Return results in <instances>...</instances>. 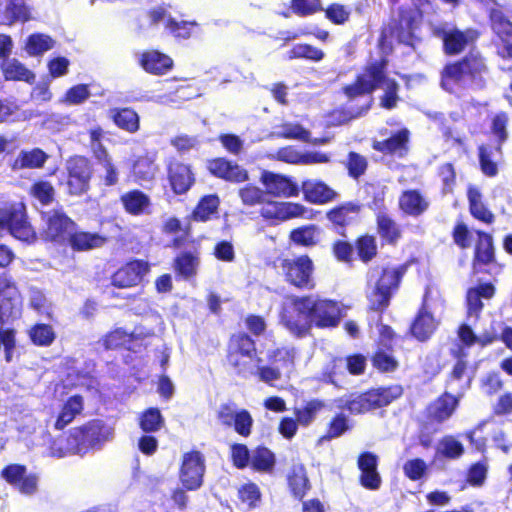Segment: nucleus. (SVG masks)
Here are the masks:
<instances>
[{"instance_id":"3","label":"nucleus","mask_w":512,"mask_h":512,"mask_svg":"<svg viewBox=\"0 0 512 512\" xmlns=\"http://www.w3.org/2000/svg\"><path fill=\"white\" fill-rule=\"evenodd\" d=\"M400 272L395 267H374L368 273L367 298L373 310H382L389 304L400 281Z\"/></svg>"},{"instance_id":"23","label":"nucleus","mask_w":512,"mask_h":512,"mask_svg":"<svg viewBox=\"0 0 512 512\" xmlns=\"http://www.w3.org/2000/svg\"><path fill=\"white\" fill-rule=\"evenodd\" d=\"M358 468L361 471L360 482L365 488L376 490L380 487L381 477L377 471L376 455L370 452L361 454L358 459Z\"/></svg>"},{"instance_id":"9","label":"nucleus","mask_w":512,"mask_h":512,"mask_svg":"<svg viewBox=\"0 0 512 512\" xmlns=\"http://www.w3.org/2000/svg\"><path fill=\"white\" fill-rule=\"evenodd\" d=\"M311 326L318 328L336 327L342 317L341 306L339 303L329 300L309 296Z\"/></svg>"},{"instance_id":"42","label":"nucleus","mask_w":512,"mask_h":512,"mask_svg":"<svg viewBox=\"0 0 512 512\" xmlns=\"http://www.w3.org/2000/svg\"><path fill=\"white\" fill-rule=\"evenodd\" d=\"M360 206L349 202L328 212V219L336 225L344 226L355 221L358 218Z\"/></svg>"},{"instance_id":"18","label":"nucleus","mask_w":512,"mask_h":512,"mask_svg":"<svg viewBox=\"0 0 512 512\" xmlns=\"http://www.w3.org/2000/svg\"><path fill=\"white\" fill-rule=\"evenodd\" d=\"M491 26L499 38L498 53L502 57L512 56V23L507 20L500 9H491Z\"/></svg>"},{"instance_id":"34","label":"nucleus","mask_w":512,"mask_h":512,"mask_svg":"<svg viewBox=\"0 0 512 512\" xmlns=\"http://www.w3.org/2000/svg\"><path fill=\"white\" fill-rule=\"evenodd\" d=\"M120 201L127 213L136 216L148 213L151 205L150 198L139 190L124 193Z\"/></svg>"},{"instance_id":"60","label":"nucleus","mask_w":512,"mask_h":512,"mask_svg":"<svg viewBox=\"0 0 512 512\" xmlns=\"http://www.w3.org/2000/svg\"><path fill=\"white\" fill-rule=\"evenodd\" d=\"M266 192L255 185H246L239 189L238 195L246 206H255L263 202Z\"/></svg>"},{"instance_id":"43","label":"nucleus","mask_w":512,"mask_h":512,"mask_svg":"<svg viewBox=\"0 0 512 512\" xmlns=\"http://www.w3.org/2000/svg\"><path fill=\"white\" fill-rule=\"evenodd\" d=\"M295 357L296 350L288 346L277 348L268 355L269 361L285 374L293 370Z\"/></svg>"},{"instance_id":"54","label":"nucleus","mask_w":512,"mask_h":512,"mask_svg":"<svg viewBox=\"0 0 512 512\" xmlns=\"http://www.w3.org/2000/svg\"><path fill=\"white\" fill-rule=\"evenodd\" d=\"M436 451L438 455L449 459H456L463 454L464 447L455 437L445 436L438 442Z\"/></svg>"},{"instance_id":"62","label":"nucleus","mask_w":512,"mask_h":512,"mask_svg":"<svg viewBox=\"0 0 512 512\" xmlns=\"http://www.w3.org/2000/svg\"><path fill=\"white\" fill-rule=\"evenodd\" d=\"M3 346L5 352V359L10 362L15 354V333L11 327H3L0 325V347Z\"/></svg>"},{"instance_id":"19","label":"nucleus","mask_w":512,"mask_h":512,"mask_svg":"<svg viewBox=\"0 0 512 512\" xmlns=\"http://www.w3.org/2000/svg\"><path fill=\"white\" fill-rule=\"evenodd\" d=\"M149 266L143 261H132L118 269L112 276V284L119 288L138 285L148 273Z\"/></svg>"},{"instance_id":"59","label":"nucleus","mask_w":512,"mask_h":512,"mask_svg":"<svg viewBox=\"0 0 512 512\" xmlns=\"http://www.w3.org/2000/svg\"><path fill=\"white\" fill-rule=\"evenodd\" d=\"M458 335L461 342L466 346H471L476 343L480 344L481 346H486L494 341V336L488 333L476 336L470 326L466 324H463L459 328Z\"/></svg>"},{"instance_id":"27","label":"nucleus","mask_w":512,"mask_h":512,"mask_svg":"<svg viewBox=\"0 0 512 512\" xmlns=\"http://www.w3.org/2000/svg\"><path fill=\"white\" fill-rule=\"evenodd\" d=\"M169 180L174 192L183 194L191 188L195 179L190 166L174 162L169 166Z\"/></svg>"},{"instance_id":"46","label":"nucleus","mask_w":512,"mask_h":512,"mask_svg":"<svg viewBox=\"0 0 512 512\" xmlns=\"http://www.w3.org/2000/svg\"><path fill=\"white\" fill-rule=\"evenodd\" d=\"M55 41L46 34L35 33L25 42V51L30 56H40L54 47Z\"/></svg>"},{"instance_id":"31","label":"nucleus","mask_w":512,"mask_h":512,"mask_svg":"<svg viewBox=\"0 0 512 512\" xmlns=\"http://www.w3.org/2000/svg\"><path fill=\"white\" fill-rule=\"evenodd\" d=\"M67 242L74 250L87 251L102 247L106 242V238L99 233L75 231L74 229L71 231Z\"/></svg>"},{"instance_id":"1","label":"nucleus","mask_w":512,"mask_h":512,"mask_svg":"<svg viewBox=\"0 0 512 512\" xmlns=\"http://www.w3.org/2000/svg\"><path fill=\"white\" fill-rule=\"evenodd\" d=\"M384 66V62L368 65L357 77L355 83L344 87L345 95L352 99L380 88L384 91V95L380 99L381 106L385 109L395 108L399 101L398 85L393 79L384 75Z\"/></svg>"},{"instance_id":"47","label":"nucleus","mask_w":512,"mask_h":512,"mask_svg":"<svg viewBox=\"0 0 512 512\" xmlns=\"http://www.w3.org/2000/svg\"><path fill=\"white\" fill-rule=\"evenodd\" d=\"M413 5L416 7L417 12L414 13L411 17L402 16L400 25L405 26L407 29L406 33L397 34V38L401 42H407L413 35L414 29L416 28L419 19L421 18L422 13L425 11L426 7L429 6V2L427 0H412Z\"/></svg>"},{"instance_id":"24","label":"nucleus","mask_w":512,"mask_h":512,"mask_svg":"<svg viewBox=\"0 0 512 512\" xmlns=\"http://www.w3.org/2000/svg\"><path fill=\"white\" fill-rule=\"evenodd\" d=\"M142 333L127 332L122 328H117L108 333L104 340V346L108 349L125 347L128 350L138 351L143 345Z\"/></svg>"},{"instance_id":"22","label":"nucleus","mask_w":512,"mask_h":512,"mask_svg":"<svg viewBox=\"0 0 512 512\" xmlns=\"http://www.w3.org/2000/svg\"><path fill=\"white\" fill-rule=\"evenodd\" d=\"M139 65L150 74L163 75L173 67V60L157 50H148L138 55Z\"/></svg>"},{"instance_id":"29","label":"nucleus","mask_w":512,"mask_h":512,"mask_svg":"<svg viewBox=\"0 0 512 512\" xmlns=\"http://www.w3.org/2000/svg\"><path fill=\"white\" fill-rule=\"evenodd\" d=\"M30 18L29 11L23 0H3L0 2V24L12 25L25 22Z\"/></svg>"},{"instance_id":"6","label":"nucleus","mask_w":512,"mask_h":512,"mask_svg":"<svg viewBox=\"0 0 512 512\" xmlns=\"http://www.w3.org/2000/svg\"><path fill=\"white\" fill-rule=\"evenodd\" d=\"M280 268L286 281L291 285L299 289H314V264L307 255L283 259Z\"/></svg>"},{"instance_id":"10","label":"nucleus","mask_w":512,"mask_h":512,"mask_svg":"<svg viewBox=\"0 0 512 512\" xmlns=\"http://www.w3.org/2000/svg\"><path fill=\"white\" fill-rule=\"evenodd\" d=\"M260 215L265 220L278 223L298 217L311 219L312 211L299 203L268 201L261 207Z\"/></svg>"},{"instance_id":"38","label":"nucleus","mask_w":512,"mask_h":512,"mask_svg":"<svg viewBox=\"0 0 512 512\" xmlns=\"http://www.w3.org/2000/svg\"><path fill=\"white\" fill-rule=\"evenodd\" d=\"M409 135L410 133L408 129H400L387 140L376 142L374 144V148L382 152L403 155V153L407 150Z\"/></svg>"},{"instance_id":"45","label":"nucleus","mask_w":512,"mask_h":512,"mask_svg":"<svg viewBox=\"0 0 512 512\" xmlns=\"http://www.w3.org/2000/svg\"><path fill=\"white\" fill-rule=\"evenodd\" d=\"M158 171V166L155 164V158L152 155H145L139 157L133 163V175L139 181H151L154 179Z\"/></svg>"},{"instance_id":"40","label":"nucleus","mask_w":512,"mask_h":512,"mask_svg":"<svg viewBox=\"0 0 512 512\" xmlns=\"http://www.w3.org/2000/svg\"><path fill=\"white\" fill-rule=\"evenodd\" d=\"M47 159L48 155L39 148H34L29 151H21L16 157L12 168L13 170L41 168Z\"/></svg>"},{"instance_id":"25","label":"nucleus","mask_w":512,"mask_h":512,"mask_svg":"<svg viewBox=\"0 0 512 512\" xmlns=\"http://www.w3.org/2000/svg\"><path fill=\"white\" fill-rule=\"evenodd\" d=\"M478 34L474 30L460 31L447 29L443 31L444 48L448 54H457L466 46L473 43Z\"/></svg>"},{"instance_id":"39","label":"nucleus","mask_w":512,"mask_h":512,"mask_svg":"<svg viewBox=\"0 0 512 512\" xmlns=\"http://www.w3.org/2000/svg\"><path fill=\"white\" fill-rule=\"evenodd\" d=\"M227 360L235 372L245 378L255 375L258 365L261 363V359L257 357V353L242 356H227Z\"/></svg>"},{"instance_id":"30","label":"nucleus","mask_w":512,"mask_h":512,"mask_svg":"<svg viewBox=\"0 0 512 512\" xmlns=\"http://www.w3.org/2000/svg\"><path fill=\"white\" fill-rule=\"evenodd\" d=\"M399 207L407 215L419 216L428 207V200L417 190L404 191L399 197Z\"/></svg>"},{"instance_id":"17","label":"nucleus","mask_w":512,"mask_h":512,"mask_svg":"<svg viewBox=\"0 0 512 512\" xmlns=\"http://www.w3.org/2000/svg\"><path fill=\"white\" fill-rule=\"evenodd\" d=\"M2 476L22 494L31 495L37 490L38 477L27 473L24 466L9 465L2 471Z\"/></svg>"},{"instance_id":"5","label":"nucleus","mask_w":512,"mask_h":512,"mask_svg":"<svg viewBox=\"0 0 512 512\" xmlns=\"http://www.w3.org/2000/svg\"><path fill=\"white\" fill-rule=\"evenodd\" d=\"M5 233L26 243H32L36 239V233L26 220L22 207L14 204L0 208V236Z\"/></svg>"},{"instance_id":"41","label":"nucleus","mask_w":512,"mask_h":512,"mask_svg":"<svg viewBox=\"0 0 512 512\" xmlns=\"http://www.w3.org/2000/svg\"><path fill=\"white\" fill-rule=\"evenodd\" d=\"M470 212L476 219L490 224L494 220V215L486 208L484 203L482 202V196L479 190L473 186L468 188L467 192Z\"/></svg>"},{"instance_id":"64","label":"nucleus","mask_w":512,"mask_h":512,"mask_svg":"<svg viewBox=\"0 0 512 512\" xmlns=\"http://www.w3.org/2000/svg\"><path fill=\"white\" fill-rule=\"evenodd\" d=\"M359 258L364 261H370L377 252L375 238L372 236H363L358 239L356 244Z\"/></svg>"},{"instance_id":"8","label":"nucleus","mask_w":512,"mask_h":512,"mask_svg":"<svg viewBox=\"0 0 512 512\" xmlns=\"http://www.w3.org/2000/svg\"><path fill=\"white\" fill-rule=\"evenodd\" d=\"M22 301L17 287L9 279L0 277V325L10 324L21 315Z\"/></svg>"},{"instance_id":"49","label":"nucleus","mask_w":512,"mask_h":512,"mask_svg":"<svg viewBox=\"0 0 512 512\" xmlns=\"http://www.w3.org/2000/svg\"><path fill=\"white\" fill-rule=\"evenodd\" d=\"M467 365L462 359L458 360L455 364L449 381V386L452 390H456L459 397L462 396L471 384V376L466 373Z\"/></svg>"},{"instance_id":"61","label":"nucleus","mask_w":512,"mask_h":512,"mask_svg":"<svg viewBox=\"0 0 512 512\" xmlns=\"http://www.w3.org/2000/svg\"><path fill=\"white\" fill-rule=\"evenodd\" d=\"M30 338L36 345L48 346L54 340L55 334L49 325L38 324L30 330Z\"/></svg>"},{"instance_id":"58","label":"nucleus","mask_w":512,"mask_h":512,"mask_svg":"<svg viewBox=\"0 0 512 512\" xmlns=\"http://www.w3.org/2000/svg\"><path fill=\"white\" fill-rule=\"evenodd\" d=\"M163 424V418L157 408H149L139 418L140 428L144 432L158 431Z\"/></svg>"},{"instance_id":"20","label":"nucleus","mask_w":512,"mask_h":512,"mask_svg":"<svg viewBox=\"0 0 512 512\" xmlns=\"http://www.w3.org/2000/svg\"><path fill=\"white\" fill-rule=\"evenodd\" d=\"M207 168L214 176L233 183L244 182L249 178L246 169L225 158L208 161Z\"/></svg>"},{"instance_id":"7","label":"nucleus","mask_w":512,"mask_h":512,"mask_svg":"<svg viewBox=\"0 0 512 512\" xmlns=\"http://www.w3.org/2000/svg\"><path fill=\"white\" fill-rule=\"evenodd\" d=\"M402 394L401 386L394 385L372 389L357 396L348 403V410L354 414L365 413L390 404Z\"/></svg>"},{"instance_id":"14","label":"nucleus","mask_w":512,"mask_h":512,"mask_svg":"<svg viewBox=\"0 0 512 512\" xmlns=\"http://www.w3.org/2000/svg\"><path fill=\"white\" fill-rule=\"evenodd\" d=\"M44 218L46 228L43 231V236L47 240L56 243L61 244L67 242L71 231L74 230V222L58 210L46 213Z\"/></svg>"},{"instance_id":"55","label":"nucleus","mask_w":512,"mask_h":512,"mask_svg":"<svg viewBox=\"0 0 512 512\" xmlns=\"http://www.w3.org/2000/svg\"><path fill=\"white\" fill-rule=\"evenodd\" d=\"M325 54L321 49L308 44H296L288 52L289 59L305 58L314 62H319L324 58Z\"/></svg>"},{"instance_id":"15","label":"nucleus","mask_w":512,"mask_h":512,"mask_svg":"<svg viewBox=\"0 0 512 512\" xmlns=\"http://www.w3.org/2000/svg\"><path fill=\"white\" fill-rule=\"evenodd\" d=\"M260 182L266 189V193L274 197H297L300 190L297 184L288 176L264 170L261 173Z\"/></svg>"},{"instance_id":"48","label":"nucleus","mask_w":512,"mask_h":512,"mask_svg":"<svg viewBox=\"0 0 512 512\" xmlns=\"http://www.w3.org/2000/svg\"><path fill=\"white\" fill-rule=\"evenodd\" d=\"M114 123L121 129L134 133L139 129V116L130 109H114L111 111Z\"/></svg>"},{"instance_id":"33","label":"nucleus","mask_w":512,"mask_h":512,"mask_svg":"<svg viewBox=\"0 0 512 512\" xmlns=\"http://www.w3.org/2000/svg\"><path fill=\"white\" fill-rule=\"evenodd\" d=\"M200 265L198 250L181 252L174 260L175 272L185 279L196 276Z\"/></svg>"},{"instance_id":"57","label":"nucleus","mask_w":512,"mask_h":512,"mask_svg":"<svg viewBox=\"0 0 512 512\" xmlns=\"http://www.w3.org/2000/svg\"><path fill=\"white\" fill-rule=\"evenodd\" d=\"M219 206V198L216 195H208L201 199L194 210V218L200 221L208 220L212 214L216 213Z\"/></svg>"},{"instance_id":"13","label":"nucleus","mask_w":512,"mask_h":512,"mask_svg":"<svg viewBox=\"0 0 512 512\" xmlns=\"http://www.w3.org/2000/svg\"><path fill=\"white\" fill-rule=\"evenodd\" d=\"M68 189L72 195H82L89 189L92 170L89 161L84 157H74L67 162Z\"/></svg>"},{"instance_id":"56","label":"nucleus","mask_w":512,"mask_h":512,"mask_svg":"<svg viewBox=\"0 0 512 512\" xmlns=\"http://www.w3.org/2000/svg\"><path fill=\"white\" fill-rule=\"evenodd\" d=\"M322 407V402L318 400H312L309 401L304 407L296 408L294 414L299 425L304 427L310 425Z\"/></svg>"},{"instance_id":"51","label":"nucleus","mask_w":512,"mask_h":512,"mask_svg":"<svg viewBox=\"0 0 512 512\" xmlns=\"http://www.w3.org/2000/svg\"><path fill=\"white\" fill-rule=\"evenodd\" d=\"M290 239L297 245L305 247L314 246L320 240V230L314 225L304 226L293 230L290 234Z\"/></svg>"},{"instance_id":"44","label":"nucleus","mask_w":512,"mask_h":512,"mask_svg":"<svg viewBox=\"0 0 512 512\" xmlns=\"http://www.w3.org/2000/svg\"><path fill=\"white\" fill-rule=\"evenodd\" d=\"M288 484L292 494L296 498L302 499L305 496L310 485L305 468L302 465H295L292 468L288 476Z\"/></svg>"},{"instance_id":"21","label":"nucleus","mask_w":512,"mask_h":512,"mask_svg":"<svg viewBox=\"0 0 512 512\" xmlns=\"http://www.w3.org/2000/svg\"><path fill=\"white\" fill-rule=\"evenodd\" d=\"M301 191L306 201L317 205L332 202L337 198V192L334 189L325 182L316 179L303 181Z\"/></svg>"},{"instance_id":"11","label":"nucleus","mask_w":512,"mask_h":512,"mask_svg":"<svg viewBox=\"0 0 512 512\" xmlns=\"http://www.w3.org/2000/svg\"><path fill=\"white\" fill-rule=\"evenodd\" d=\"M205 473V460L198 451L187 452L183 455L179 479L182 485L190 491L202 486Z\"/></svg>"},{"instance_id":"32","label":"nucleus","mask_w":512,"mask_h":512,"mask_svg":"<svg viewBox=\"0 0 512 512\" xmlns=\"http://www.w3.org/2000/svg\"><path fill=\"white\" fill-rule=\"evenodd\" d=\"M459 398L445 393L428 407L429 417L438 422L447 420L455 411Z\"/></svg>"},{"instance_id":"63","label":"nucleus","mask_w":512,"mask_h":512,"mask_svg":"<svg viewBox=\"0 0 512 512\" xmlns=\"http://www.w3.org/2000/svg\"><path fill=\"white\" fill-rule=\"evenodd\" d=\"M377 223L378 232L383 239L388 242H394L398 238L399 231L396 224L386 215H379Z\"/></svg>"},{"instance_id":"4","label":"nucleus","mask_w":512,"mask_h":512,"mask_svg":"<svg viewBox=\"0 0 512 512\" xmlns=\"http://www.w3.org/2000/svg\"><path fill=\"white\" fill-rule=\"evenodd\" d=\"M280 323L293 335L305 336L311 328L309 296H288L279 312Z\"/></svg>"},{"instance_id":"16","label":"nucleus","mask_w":512,"mask_h":512,"mask_svg":"<svg viewBox=\"0 0 512 512\" xmlns=\"http://www.w3.org/2000/svg\"><path fill=\"white\" fill-rule=\"evenodd\" d=\"M44 435L47 438V441H45L47 455L55 458H63L74 454L82 455L79 446L80 430L73 428L69 435L60 436L56 439H52L48 432H44Z\"/></svg>"},{"instance_id":"26","label":"nucleus","mask_w":512,"mask_h":512,"mask_svg":"<svg viewBox=\"0 0 512 512\" xmlns=\"http://www.w3.org/2000/svg\"><path fill=\"white\" fill-rule=\"evenodd\" d=\"M494 294L495 287L491 283H483L477 287L470 288L466 296L468 318L474 317L478 319L483 309L481 298L491 299Z\"/></svg>"},{"instance_id":"12","label":"nucleus","mask_w":512,"mask_h":512,"mask_svg":"<svg viewBox=\"0 0 512 512\" xmlns=\"http://www.w3.org/2000/svg\"><path fill=\"white\" fill-rule=\"evenodd\" d=\"M75 430L81 431L79 446L82 455L91 449L100 448L114 437L113 428L103 424L101 421H92L82 427L75 428Z\"/></svg>"},{"instance_id":"52","label":"nucleus","mask_w":512,"mask_h":512,"mask_svg":"<svg viewBox=\"0 0 512 512\" xmlns=\"http://www.w3.org/2000/svg\"><path fill=\"white\" fill-rule=\"evenodd\" d=\"M255 353V343L249 336L245 334H238L231 337L227 356H242Z\"/></svg>"},{"instance_id":"28","label":"nucleus","mask_w":512,"mask_h":512,"mask_svg":"<svg viewBox=\"0 0 512 512\" xmlns=\"http://www.w3.org/2000/svg\"><path fill=\"white\" fill-rule=\"evenodd\" d=\"M437 324L433 315L428 311L427 298H425L423 307L411 325V332L418 340L425 341L434 333Z\"/></svg>"},{"instance_id":"50","label":"nucleus","mask_w":512,"mask_h":512,"mask_svg":"<svg viewBox=\"0 0 512 512\" xmlns=\"http://www.w3.org/2000/svg\"><path fill=\"white\" fill-rule=\"evenodd\" d=\"M277 136L287 139H295L300 140L304 142H311L313 144H325V139H310V132L306 129H304L299 124L294 123H285L283 124L280 129L276 132Z\"/></svg>"},{"instance_id":"2","label":"nucleus","mask_w":512,"mask_h":512,"mask_svg":"<svg viewBox=\"0 0 512 512\" xmlns=\"http://www.w3.org/2000/svg\"><path fill=\"white\" fill-rule=\"evenodd\" d=\"M486 66L477 54H470L461 62L447 65L441 76V86L449 93L460 95L466 88H480Z\"/></svg>"},{"instance_id":"35","label":"nucleus","mask_w":512,"mask_h":512,"mask_svg":"<svg viewBox=\"0 0 512 512\" xmlns=\"http://www.w3.org/2000/svg\"><path fill=\"white\" fill-rule=\"evenodd\" d=\"M83 406L84 401L82 396L74 395L68 398L54 423L55 429L62 430L69 425L75 417L82 412Z\"/></svg>"},{"instance_id":"37","label":"nucleus","mask_w":512,"mask_h":512,"mask_svg":"<svg viewBox=\"0 0 512 512\" xmlns=\"http://www.w3.org/2000/svg\"><path fill=\"white\" fill-rule=\"evenodd\" d=\"M476 233L478 240L475 248L474 269L479 270L480 265H488L494 261V248L489 234L480 231Z\"/></svg>"},{"instance_id":"53","label":"nucleus","mask_w":512,"mask_h":512,"mask_svg":"<svg viewBox=\"0 0 512 512\" xmlns=\"http://www.w3.org/2000/svg\"><path fill=\"white\" fill-rule=\"evenodd\" d=\"M250 464L257 471L270 472L275 464L274 454L267 448L259 447L253 451Z\"/></svg>"},{"instance_id":"36","label":"nucleus","mask_w":512,"mask_h":512,"mask_svg":"<svg viewBox=\"0 0 512 512\" xmlns=\"http://www.w3.org/2000/svg\"><path fill=\"white\" fill-rule=\"evenodd\" d=\"M1 70L6 80L27 83H33L35 80V74L15 58L5 59L1 64Z\"/></svg>"}]
</instances>
